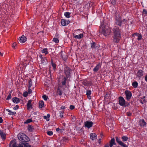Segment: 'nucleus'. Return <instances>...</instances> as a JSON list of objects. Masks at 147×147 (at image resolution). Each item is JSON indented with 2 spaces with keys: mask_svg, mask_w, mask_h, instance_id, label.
Segmentation results:
<instances>
[{
  "mask_svg": "<svg viewBox=\"0 0 147 147\" xmlns=\"http://www.w3.org/2000/svg\"><path fill=\"white\" fill-rule=\"evenodd\" d=\"M113 40L115 42H118L121 38V34L120 31L116 26L113 28Z\"/></svg>",
  "mask_w": 147,
  "mask_h": 147,
  "instance_id": "f257e3e1",
  "label": "nucleus"
},
{
  "mask_svg": "<svg viewBox=\"0 0 147 147\" xmlns=\"http://www.w3.org/2000/svg\"><path fill=\"white\" fill-rule=\"evenodd\" d=\"M104 24H101V28L102 29V33L105 36H106L111 32V30L109 27L107 26H105Z\"/></svg>",
  "mask_w": 147,
  "mask_h": 147,
  "instance_id": "f03ea898",
  "label": "nucleus"
},
{
  "mask_svg": "<svg viewBox=\"0 0 147 147\" xmlns=\"http://www.w3.org/2000/svg\"><path fill=\"white\" fill-rule=\"evenodd\" d=\"M10 147H30L29 144L27 143L19 144L17 146L16 143L13 141H11L9 144Z\"/></svg>",
  "mask_w": 147,
  "mask_h": 147,
  "instance_id": "7ed1b4c3",
  "label": "nucleus"
},
{
  "mask_svg": "<svg viewBox=\"0 0 147 147\" xmlns=\"http://www.w3.org/2000/svg\"><path fill=\"white\" fill-rule=\"evenodd\" d=\"M18 138L22 142H28L30 140L28 138L25 134L22 133L18 134Z\"/></svg>",
  "mask_w": 147,
  "mask_h": 147,
  "instance_id": "20e7f679",
  "label": "nucleus"
},
{
  "mask_svg": "<svg viewBox=\"0 0 147 147\" xmlns=\"http://www.w3.org/2000/svg\"><path fill=\"white\" fill-rule=\"evenodd\" d=\"M126 20L125 19H123L122 20L120 16H118L116 17V18L115 24L119 26H121L123 24L125 23Z\"/></svg>",
  "mask_w": 147,
  "mask_h": 147,
  "instance_id": "39448f33",
  "label": "nucleus"
},
{
  "mask_svg": "<svg viewBox=\"0 0 147 147\" xmlns=\"http://www.w3.org/2000/svg\"><path fill=\"white\" fill-rule=\"evenodd\" d=\"M119 103L120 105L122 106H124L125 105V102L124 98L120 96L119 97Z\"/></svg>",
  "mask_w": 147,
  "mask_h": 147,
  "instance_id": "423d86ee",
  "label": "nucleus"
},
{
  "mask_svg": "<svg viewBox=\"0 0 147 147\" xmlns=\"http://www.w3.org/2000/svg\"><path fill=\"white\" fill-rule=\"evenodd\" d=\"M125 94L126 96L127 99L128 100H129L131 98V93L129 91H126L125 92Z\"/></svg>",
  "mask_w": 147,
  "mask_h": 147,
  "instance_id": "0eeeda50",
  "label": "nucleus"
},
{
  "mask_svg": "<svg viewBox=\"0 0 147 147\" xmlns=\"http://www.w3.org/2000/svg\"><path fill=\"white\" fill-rule=\"evenodd\" d=\"M19 40L21 43H23L26 41V38L24 35H22L19 38Z\"/></svg>",
  "mask_w": 147,
  "mask_h": 147,
  "instance_id": "6e6552de",
  "label": "nucleus"
},
{
  "mask_svg": "<svg viewBox=\"0 0 147 147\" xmlns=\"http://www.w3.org/2000/svg\"><path fill=\"white\" fill-rule=\"evenodd\" d=\"M93 123L91 121H86L85 122V126L89 128L92 126Z\"/></svg>",
  "mask_w": 147,
  "mask_h": 147,
  "instance_id": "1a4fd4ad",
  "label": "nucleus"
},
{
  "mask_svg": "<svg viewBox=\"0 0 147 147\" xmlns=\"http://www.w3.org/2000/svg\"><path fill=\"white\" fill-rule=\"evenodd\" d=\"M70 22L69 20H65L64 19H62L61 21V24L63 26L67 25Z\"/></svg>",
  "mask_w": 147,
  "mask_h": 147,
  "instance_id": "9d476101",
  "label": "nucleus"
},
{
  "mask_svg": "<svg viewBox=\"0 0 147 147\" xmlns=\"http://www.w3.org/2000/svg\"><path fill=\"white\" fill-rule=\"evenodd\" d=\"M66 79L65 78L62 77L60 78L59 79V83H62L63 85H64L65 83Z\"/></svg>",
  "mask_w": 147,
  "mask_h": 147,
  "instance_id": "9b49d317",
  "label": "nucleus"
},
{
  "mask_svg": "<svg viewBox=\"0 0 147 147\" xmlns=\"http://www.w3.org/2000/svg\"><path fill=\"white\" fill-rule=\"evenodd\" d=\"M133 36L137 37V38H136L138 40H140L142 38V36L141 34L137 33H135L133 34Z\"/></svg>",
  "mask_w": 147,
  "mask_h": 147,
  "instance_id": "f8f14e48",
  "label": "nucleus"
},
{
  "mask_svg": "<svg viewBox=\"0 0 147 147\" xmlns=\"http://www.w3.org/2000/svg\"><path fill=\"white\" fill-rule=\"evenodd\" d=\"M32 100H29L27 104V107L28 110L32 109V106L31 104Z\"/></svg>",
  "mask_w": 147,
  "mask_h": 147,
  "instance_id": "ddd939ff",
  "label": "nucleus"
},
{
  "mask_svg": "<svg viewBox=\"0 0 147 147\" xmlns=\"http://www.w3.org/2000/svg\"><path fill=\"white\" fill-rule=\"evenodd\" d=\"M90 138L92 140H95L96 139V135L95 133H91L90 134Z\"/></svg>",
  "mask_w": 147,
  "mask_h": 147,
  "instance_id": "4468645a",
  "label": "nucleus"
},
{
  "mask_svg": "<svg viewBox=\"0 0 147 147\" xmlns=\"http://www.w3.org/2000/svg\"><path fill=\"white\" fill-rule=\"evenodd\" d=\"M70 69L69 67H66L65 69V73L67 76H68L70 74Z\"/></svg>",
  "mask_w": 147,
  "mask_h": 147,
  "instance_id": "2eb2a0df",
  "label": "nucleus"
},
{
  "mask_svg": "<svg viewBox=\"0 0 147 147\" xmlns=\"http://www.w3.org/2000/svg\"><path fill=\"white\" fill-rule=\"evenodd\" d=\"M139 123L140 125L141 126H144L146 124V122L143 119L140 120L139 121Z\"/></svg>",
  "mask_w": 147,
  "mask_h": 147,
  "instance_id": "dca6fc26",
  "label": "nucleus"
},
{
  "mask_svg": "<svg viewBox=\"0 0 147 147\" xmlns=\"http://www.w3.org/2000/svg\"><path fill=\"white\" fill-rule=\"evenodd\" d=\"M101 67L100 63L98 64L94 69L93 71L94 72H97L99 69Z\"/></svg>",
  "mask_w": 147,
  "mask_h": 147,
  "instance_id": "f3484780",
  "label": "nucleus"
},
{
  "mask_svg": "<svg viewBox=\"0 0 147 147\" xmlns=\"http://www.w3.org/2000/svg\"><path fill=\"white\" fill-rule=\"evenodd\" d=\"M137 76L139 78H140L143 76V71L141 70H139L137 73Z\"/></svg>",
  "mask_w": 147,
  "mask_h": 147,
  "instance_id": "a211bd4d",
  "label": "nucleus"
},
{
  "mask_svg": "<svg viewBox=\"0 0 147 147\" xmlns=\"http://www.w3.org/2000/svg\"><path fill=\"white\" fill-rule=\"evenodd\" d=\"M0 135L3 139H5V134L3 131L0 130Z\"/></svg>",
  "mask_w": 147,
  "mask_h": 147,
  "instance_id": "6ab92c4d",
  "label": "nucleus"
},
{
  "mask_svg": "<svg viewBox=\"0 0 147 147\" xmlns=\"http://www.w3.org/2000/svg\"><path fill=\"white\" fill-rule=\"evenodd\" d=\"M13 102L17 104L20 101L19 99L16 97H14L12 99Z\"/></svg>",
  "mask_w": 147,
  "mask_h": 147,
  "instance_id": "aec40b11",
  "label": "nucleus"
},
{
  "mask_svg": "<svg viewBox=\"0 0 147 147\" xmlns=\"http://www.w3.org/2000/svg\"><path fill=\"white\" fill-rule=\"evenodd\" d=\"M83 34H80L78 35H75L74 36L75 38L80 39L83 37Z\"/></svg>",
  "mask_w": 147,
  "mask_h": 147,
  "instance_id": "412c9836",
  "label": "nucleus"
},
{
  "mask_svg": "<svg viewBox=\"0 0 147 147\" xmlns=\"http://www.w3.org/2000/svg\"><path fill=\"white\" fill-rule=\"evenodd\" d=\"M39 107L40 108H41L42 107H43V106L44 105V102L43 101L41 100V101H40L39 102Z\"/></svg>",
  "mask_w": 147,
  "mask_h": 147,
  "instance_id": "4be33fe9",
  "label": "nucleus"
},
{
  "mask_svg": "<svg viewBox=\"0 0 147 147\" xmlns=\"http://www.w3.org/2000/svg\"><path fill=\"white\" fill-rule=\"evenodd\" d=\"M50 115L48 114L47 116H43L44 118L47 121H48L49 120Z\"/></svg>",
  "mask_w": 147,
  "mask_h": 147,
  "instance_id": "5701e85b",
  "label": "nucleus"
},
{
  "mask_svg": "<svg viewBox=\"0 0 147 147\" xmlns=\"http://www.w3.org/2000/svg\"><path fill=\"white\" fill-rule=\"evenodd\" d=\"M71 13L69 12H65V13L64 15L67 18H69L70 17V14Z\"/></svg>",
  "mask_w": 147,
  "mask_h": 147,
  "instance_id": "b1692460",
  "label": "nucleus"
},
{
  "mask_svg": "<svg viewBox=\"0 0 147 147\" xmlns=\"http://www.w3.org/2000/svg\"><path fill=\"white\" fill-rule=\"evenodd\" d=\"M91 91L89 90H87L86 92V95L88 96V97L89 99H90V95L91 94Z\"/></svg>",
  "mask_w": 147,
  "mask_h": 147,
  "instance_id": "393cba45",
  "label": "nucleus"
},
{
  "mask_svg": "<svg viewBox=\"0 0 147 147\" xmlns=\"http://www.w3.org/2000/svg\"><path fill=\"white\" fill-rule=\"evenodd\" d=\"M28 129L30 131H32L34 129V128L33 126L29 125L28 127Z\"/></svg>",
  "mask_w": 147,
  "mask_h": 147,
  "instance_id": "a878e982",
  "label": "nucleus"
},
{
  "mask_svg": "<svg viewBox=\"0 0 147 147\" xmlns=\"http://www.w3.org/2000/svg\"><path fill=\"white\" fill-rule=\"evenodd\" d=\"M41 62L43 64H46L47 62V60L45 59H42L41 60Z\"/></svg>",
  "mask_w": 147,
  "mask_h": 147,
  "instance_id": "bb28decb",
  "label": "nucleus"
},
{
  "mask_svg": "<svg viewBox=\"0 0 147 147\" xmlns=\"http://www.w3.org/2000/svg\"><path fill=\"white\" fill-rule=\"evenodd\" d=\"M42 51L43 53H45V54H47L48 53L47 49H43L42 50Z\"/></svg>",
  "mask_w": 147,
  "mask_h": 147,
  "instance_id": "cd10ccee",
  "label": "nucleus"
},
{
  "mask_svg": "<svg viewBox=\"0 0 147 147\" xmlns=\"http://www.w3.org/2000/svg\"><path fill=\"white\" fill-rule=\"evenodd\" d=\"M119 144L123 147H127V146L125 144H124L121 141Z\"/></svg>",
  "mask_w": 147,
  "mask_h": 147,
  "instance_id": "c85d7f7f",
  "label": "nucleus"
},
{
  "mask_svg": "<svg viewBox=\"0 0 147 147\" xmlns=\"http://www.w3.org/2000/svg\"><path fill=\"white\" fill-rule=\"evenodd\" d=\"M53 41L55 42L56 43H57L59 42L58 39L57 38H54L53 40Z\"/></svg>",
  "mask_w": 147,
  "mask_h": 147,
  "instance_id": "c756f323",
  "label": "nucleus"
},
{
  "mask_svg": "<svg viewBox=\"0 0 147 147\" xmlns=\"http://www.w3.org/2000/svg\"><path fill=\"white\" fill-rule=\"evenodd\" d=\"M65 53H63L62 51L61 53V55L62 57V58L64 59L65 60L66 59L65 57H64L63 55H64Z\"/></svg>",
  "mask_w": 147,
  "mask_h": 147,
  "instance_id": "7c9ffc66",
  "label": "nucleus"
},
{
  "mask_svg": "<svg viewBox=\"0 0 147 147\" xmlns=\"http://www.w3.org/2000/svg\"><path fill=\"white\" fill-rule=\"evenodd\" d=\"M132 85L134 88H136L138 86V83L136 82H134L132 83Z\"/></svg>",
  "mask_w": 147,
  "mask_h": 147,
  "instance_id": "2f4dec72",
  "label": "nucleus"
},
{
  "mask_svg": "<svg viewBox=\"0 0 147 147\" xmlns=\"http://www.w3.org/2000/svg\"><path fill=\"white\" fill-rule=\"evenodd\" d=\"M6 111H7L8 112L11 113V114H15L16 113V112H12V111L8 109H7Z\"/></svg>",
  "mask_w": 147,
  "mask_h": 147,
  "instance_id": "473e14b6",
  "label": "nucleus"
},
{
  "mask_svg": "<svg viewBox=\"0 0 147 147\" xmlns=\"http://www.w3.org/2000/svg\"><path fill=\"white\" fill-rule=\"evenodd\" d=\"M122 139L123 141L124 142H125L127 140L128 138L126 136H124L122 137Z\"/></svg>",
  "mask_w": 147,
  "mask_h": 147,
  "instance_id": "72a5a7b5",
  "label": "nucleus"
},
{
  "mask_svg": "<svg viewBox=\"0 0 147 147\" xmlns=\"http://www.w3.org/2000/svg\"><path fill=\"white\" fill-rule=\"evenodd\" d=\"M91 47L92 48H94L95 47V43L94 42H92L91 43Z\"/></svg>",
  "mask_w": 147,
  "mask_h": 147,
  "instance_id": "f704fd0d",
  "label": "nucleus"
},
{
  "mask_svg": "<svg viewBox=\"0 0 147 147\" xmlns=\"http://www.w3.org/2000/svg\"><path fill=\"white\" fill-rule=\"evenodd\" d=\"M110 143L113 144V145L115 144V140L114 138H112L111 139Z\"/></svg>",
  "mask_w": 147,
  "mask_h": 147,
  "instance_id": "c9c22d12",
  "label": "nucleus"
},
{
  "mask_svg": "<svg viewBox=\"0 0 147 147\" xmlns=\"http://www.w3.org/2000/svg\"><path fill=\"white\" fill-rule=\"evenodd\" d=\"M32 121V120L31 119H27L26 121L24 122L25 123H28Z\"/></svg>",
  "mask_w": 147,
  "mask_h": 147,
  "instance_id": "e433bc0d",
  "label": "nucleus"
},
{
  "mask_svg": "<svg viewBox=\"0 0 147 147\" xmlns=\"http://www.w3.org/2000/svg\"><path fill=\"white\" fill-rule=\"evenodd\" d=\"M59 113L60 114V117L61 118L63 117V114H64V112L63 111H59Z\"/></svg>",
  "mask_w": 147,
  "mask_h": 147,
  "instance_id": "4c0bfd02",
  "label": "nucleus"
},
{
  "mask_svg": "<svg viewBox=\"0 0 147 147\" xmlns=\"http://www.w3.org/2000/svg\"><path fill=\"white\" fill-rule=\"evenodd\" d=\"M32 86V82L31 80H30L29 81V87L30 88Z\"/></svg>",
  "mask_w": 147,
  "mask_h": 147,
  "instance_id": "58836bf2",
  "label": "nucleus"
},
{
  "mask_svg": "<svg viewBox=\"0 0 147 147\" xmlns=\"http://www.w3.org/2000/svg\"><path fill=\"white\" fill-rule=\"evenodd\" d=\"M28 93L27 92H25L23 94V96L25 97H26L28 96Z\"/></svg>",
  "mask_w": 147,
  "mask_h": 147,
  "instance_id": "ea45409f",
  "label": "nucleus"
},
{
  "mask_svg": "<svg viewBox=\"0 0 147 147\" xmlns=\"http://www.w3.org/2000/svg\"><path fill=\"white\" fill-rule=\"evenodd\" d=\"M47 134L49 136L52 135L53 134V132L51 131H49L47 132Z\"/></svg>",
  "mask_w": 147,
  "mask_h": 147,
  "instance_id": "a19ab883",
  "label": "nucleus"
},
{
  "mask_svg": "<svg viewBox=\"0 0 147 147\" xmlns=\"http://www.w3.org/2000/svg\"><path fill=\"white\" fill-rule=\"evenodd\" d=\"M42 98H43V99L45 100H46L48 98V97L47 96L45 95H43L42 96Z\"/></svg>",
  "mask_w": 147,
  "mask_h": 147,
  "instance_id": "79ce46f5",
  "label": "nucleus"
},
{
  "mask_svg": "<svg viewBox=\"0 0 147 147\" xmlns=\"http://www.w3.org/2000/svg\"><path fill=\"white\" fill-rule=\"evenodd\" d=\"M116 141L119 144L121 142V141H120V140L117 137H116Z\"/></svg>",
  "mask_w": 147,
  "mask_h": 147,
  "instance_id": "37998d69",
  "label": "nucleus"
},
{
  "mask_svg": "<svg viewBox=\"0 0 147 147\" xmlns=\"http://www.w3.org/2000/svg\"><path fill=\"white\" fill-rule=\"evenodd\" d=\"M11 98V93H10L9 94V95L8 96L6 99L7 100H8L9 99H10Z\"/></svg>",
  "mask_w": 147,
  "mask_h": 147,
  "instance_id": "c03bdc74",
  "label": "nucleus"
},
{
  "mask_svg": "<svg viewBox=\"0 0 147 147\" xmlns=\"http://www.w3.org/2000/svg\"><path fill=\"white\" fill-rule=\"evenodd\" d=\"M143 14L146 15L147 14V11L145 9H144L143 10Z\"/></svg>",
  "mask_w": 147,
  "mask_h": 147,
  "instance_id": "a18cd8bd",
  "label": "nucleus"
},
{
  "mask_svg": "<svg viewBox=\"0 0 147 147\" xmlns=\"http://www.w3.org/2000/svg\"><path fill=\"white\" fill-rule=\"evenodd\" d=\"M32 92V90L31 89H30V88L28 87V93L29 94L31 93Z\"/></svg>",
  "mask_w": 147,
  "mask_h": 147,
  "instance_id": "49530a36",
  "label": "nucleus"
},
{
  "mask_svg": "<svg viewBox=\"0 0 147 147\" xmlns=\"http://www.w3.org/2000/svg\"><path fill=\"white\" fill-rule=\"evenodd\" d=\"M57 92H58V93L59 95L60 96L61 95L62 92H61V90H58Z\"/></svg>",
  "mask_w": 147,
  "mask_h": 147,
  "instance_id": "de8ad7c7",
  "label": "nucleus"
},
{
  "mask_svg": "<svg viewBox=\"0 0 147 147\" xmlns=\"http://www.w3.org/2000/svg\"><path fill=\"white\" fill-rule=\"evenodd\" d=\"M70 109H73L74 108V106L72 105H71L70 106Z\"/></svg>",
  "mask_w": 147,
  "mask_h": 147,
  "instance_id": "09e8293b",
  "label": "nucleus"
},
{
  "mask_svg": "<svg viewBox=\"0 0 147 147\" xmlns=\"http://www.w3.org/2000/svg\"><path fill=\"white\" fill-rule=\"evenodd\" d=\"M19 108V106L18 105H17L16 106L13 108V109L14 110H16L17 109H18Z\"/></svg>",
  "mask_w": 147,
  "mask_h": 147,
  "instance_id": "8fccbe9b",
  "label": "nucleus"
},
{
  "mask_svg": "<svg viewBox=\"0 0 147 147\" xmlns=\"http://www.w3.org/2000/svg\"><path fill=\"white\" fill-rule=\"evenodd\" d=\"M52 65L54 69L55 70L56 68L55 65L54 63H52Z\"/></svg>",
  "mask_w": 147,
  "mask_h": 147,
  "instance_id": "3c124183",
  "label": "nucleus"
},
{
  "mask_svg": "<svg viewBox=\"0 0 147 147\" xmlns=\"http://www.w3.org/2000/svg\"><path fill=\"white\" fill-rule=\"evenodd\" d=\"M16 43H14L12 45V47L13 48H14L15 47V46H16Z\"/></svg>",
  "mask_w": 147,
  "mask_h": 147,
  "instance_id": "603ef678",
  "label": "nucleus"
},
{
  "mask_svg": "<svg viewBox=\"0 0 147 147\" xmlns=\"http://www.w3.org/2000/svg\"><path fill=\"white\" fill-rule=\"evenodd\" d=\"M127 114L128 116H130L131 115V113L130 112H127Z\"/></svg>",
  "mask_w": 147,
  "mask_h": 147,
  "instance_id": "864d4df0",
  "label": "nucleus"
},
{
  "mask_svg": "<svg viewBox=\"0 0 147 147\" xmlns=\"http://www.w3.org/2000/svg\"><path fill=\"white\" fill-rule=\"evenodd\" d=\"M3 119L2 117H0V123H2L3 122Z\"/></svg>",
  "mask_w": 147,
  "mask_h": 147,
  "instance_id": "5fc2aeb1",
  "label": "nucleus"
},
{
  "mask_svg": "<svg viewBox=\"0 0 147 147\" xmlns=\"http://www.w3.org/2000/svg\"><path fill=\"white\" fill-rule=\"evenodd\" d=\"M65 107L64 106H62L61 107V109H65Z\"/></svg>",
  "mask_w": 147,
  "mask_h": 147,
  "instance_id": "6e6d98bb",
  "label": "nucleus"
},
{
  "mask_svg": "<svg viewBox=\"0 0 147 147\" xmlns=\"http://www.w3.org/2000/svg\"><path fill=\"white\" fill-rule=\"evenodd\" d=\"M56 130L57 131H59L61 130V129L59 128H58L56 129Z\"/></svg>",
  "mask_w": 147,
  "mask_h": 147,
  "instance_id": "4d7b16f0",
  "label": "nucleus"
},
{
  "mask_svg": "<svg viewBox=\"0 0 147 147\" xmlns=\"http://www.w3.org/2000/svg\"><path fill=\"white\" fill-rule=\"evenodd\" d=\"M67 140V139L65 138H64L63 139V141L65 142H66Z\"/></svg>",
  "mask_w": 147,
  "mask_h": 147,
  "instance_id": "13d9d810",
  "label": "nucleus"
},
{
  "mask_svg": "<svg viewBox=\"0 0 147 147\" xmlns=\"http://www.w3.org/2000/svg\"><path fill=\"white\" fill-rule=\"evenodd\" d=\"M145 80L147 82V75L145 76Z\"/></svg>",
  "mask_w": 147,
  "mask_h": 147,
  "instance_id": "bf43d9fd",
  "label": "nucleus"
},
{
  "mask_svg": "<svg viewBox=\"0 0 147 147\" xmlns=\"http://www.w3.org/2000/svg\"><path fill=\"white\" fill-rule=\"evenodd\" d=\"M113 145V144H111V143L110 144V147H112Z\"/></svg>",
  "mask_w": 147,
  "mask_h": 147,
  "instance_id": "052dcab7",
  "label": "nucleus"
},
{
  "mask_svg": "<svg viewBox=\"0 0 147 147\" xmlns=\"http://www.w3.org/2000/svg\"><path fill=\"white\" fill-rule=\"evenodd\" d=\"M0 55H1V56H3V53H1V52H0Z\"/></svg>",
  "mask_w": 147,
  "mask_h": 147,
  "instance_id": "680f3d73",
  "label": "nucleus"
},
{
  "mask_svg": "<svg viewBox=\"0 0 147 147\" xmlns=\"http://www.w3.org/2000/svg\"><path fill=\"white\" fill-rule=\"evenodd\" d=\"M45 85L46 86L47 85V82H45Z\"/></svg>",
  "mask_w": 147,
  "mask_h": 147,
  "instance_id": "e2e57ef3",
  "label": "nucleus"
},
{
  "mask_svg": "<svg viewBox=\"0 0 147 147\" xmlns=\"http://www.w3.org/2000/svg\"><path fill=\"white\" fill-rule=\"evenodd\" d=\"M100 141H101V139H99V143H100Z\"/></svg>",
  "mask_w": 147,
  "mask_h": 147,
  "instance_id": "0e129e2a",
  "label": "nucleus"
},
{
  "mask_svg": "<svg viewBox=\"0 0 147 147\" xmlns=\"http://www.w3.org/2000/svg\"><path fill=\"white\" fill-rule=\"evenodd\" d=\"M104 147H109L108 146H105Z\"/></svg>",
  "mask_w": 147,
  "mask_h": 147,
  "instance_id": "69168bd1",
  "label": "nucleus"
}]
</instances>
